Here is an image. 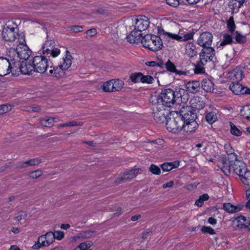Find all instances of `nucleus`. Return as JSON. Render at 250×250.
Instances as JSON below:
<instances>
[{
	"label": "nucleus",
	"mask_w": 250,
	"mask_h": 250,
	"mask_svg": "<svg viewBox=\"0 0 250 250\" xmlns=\"http://www.w3.org/2000/svg\"><path fill=\"white\" fill-rule=\"evenodd\" d=\"M157 34L166 41L176 40L178 42H186L192 40L193 34L187 29H180L175 22L167 18L161 19L159 25L156 27Z\"/></svg>",
	"instance_id": "obj_1"
},
{
	"label": "nucleus",
	"mask_w": 250,
	"mask_h": 250,
	"mask_svg": "<svg viewBox=\"0 0 250 250\" xmlns=\"http://www.w3.org/2000/svg\"><path fill=\"white\" fill-rule=\"evenodd\" d=\"M15 45L16 47H12L9 50L10 56H13L17 60L18 59L25 60L31 56L32 51L26 44L24 35L19 37Z\"/></svg>",
	"instance_id": "obj_2"
},
{
	"label": "nucleus",
	"mask_w": 250,
	"mask_h": 250,
	"mask_svg": "<svg viewBox=\"0 0 250 250\" xmlns=\"http://www.w3.org/2000/svg\"><path fill=\"white\" fill-rule=\"evenodd\" d=\"M22 33H19V28L17 24L13 21H8L3 26L1 32V37L6 42H14L16 43L19 37Z\"/></svg>",
	"instance_id": "obj_3"
},
{
	"label": "nucleus",
	"mask_w": 250,
	"mask_h": 250,
	"mask_svg": "<svg viewBox=\"0 0 250 250\" xmlns=\"http://www.w3.org/2000/svg\"><path fill=\"white\" fill-rule=\"evenodd\" d=\"M161 37L147 34L145 35L141 39V43L143 46L151 51H157L161 50L163 47V43Z\"/></svg>",
	"instance_id": "obj_4"
},
{
	"label": "nucleus",
	"mask_w": 250,
	"mask_h": 250,
	"mask_svg": "<svg viewBox=\"0 0 250 250\" xmlns=\"http://www.w3.org/2000/svg\"><path fill=\"white\" fill-rule=\"evenodd\" d=\"M19 66V60H17L13 56H10L9 53L8 58L0 57V76H4L12 72L15 67Z\"/></svg>",
	"instance_id": "obj_5"
},
{
	"label": "nucleus",
	"mask_w": 250,
	"mask_h": 250,
	"mask_svg": "<svg viewBox=\"0 0 250 250\" xmlns=\"http://www.w3.org/2000/svg\"><path fill=\"white\" fill-rule=\"evenodd\" d=\"M152 99L157 100V104L162 105L170 107L175 102V95L174 91L171 88L162 90L161 94L158 96H153Z\"/></svg>",
	"instance_id": "obj_6"
},
{
	"label": "nucleus",
	"mask_w": 250,
	"mask_h": 250,
	"mask_svg": "<svg viewBox=\"0 0 250 250\" xmlns=\"http://www.w3.org/2000/svg\"><path fill=\"white\" fill-rule=\"evenodd\" d=\"M183 121L177 113L171 114L166 121V126L169 131L176 133L182 131Z\"/></svg>",
	"instance_id": "obj_7"
},
{
	"label": "nucleus",
	"mask_w": 250,
	"mask_h": 250,
	"mask_svg": "<svg viewBox=\"0 0 250 250\" xmlns=\"http://www.w3.org/2000/svg\"><path fill=\"white\" fill-rule=\"evenodd\" d=\"M42 51L45 57L56 58L61 53L60 49L56 46L55 42L52 40H47L43 43Z\"/></svg>",
	"instance_id": "obj_8"
},
{
	"label": "nucleus",
	"mask_w": 250,
	"mask_h": 250,
	"mask_svg": "<svg viewBox=\"0 0 250 250\" xmlns=\"http://www.w3.org/2000/svg\"><path fill=\"white\" fill-rule=\"evenodd\" d=\"M35 72L44 73L49 67L48 61L44 56H36L32 60Z\"/></svg>",
	"instance_id": "obj_9"
},
{
	"label": "nucleus",
	"mask_w": 250,
	"mask_h": 250,
	"mask_svg": "<svg viewBox=\"0 0 250 250\" xmlns=\"http://www.w3.org/2000/svg\"><path fill=\"white\" fill-rule=\"evenodd\" d=\"M153 107V116L156 122L162 124L167 121L166 115L167 111L165 110L163 105L160 104L155 103Z\"/></svg>",
	"instance_id": "obj_10"
},
{
	"label": "nucleus",
	"mask_w": 250,
	"mask_h": 250,
	"mask_svg": "<svg viewBox=\"0 0 250 250\" xmlns=\"http://www.w3.org/2000/svg\"><path fill=\"white\" fill-rule=\"evenodd\" d=\"M54 242L53 232H47L40 236L37 242L32 247L33 250H39L42 247H48Z\"/></svg>",
	"instance_id": "obj_11"
},
{
	"label": "nucleus",
	"mask_w": 250,
	"mask_h": 250,
	"mask_svg": "<svg viewBox=\"0 0 250 250\" xmlns=\"http://www.w3.org/2000/svg\"><path fill=\"white\" fill-rule=\"evenodd\" d=\"M213 36L212 34L208 32H205L201 33L198 40L197 44L204 48L210 47L212 42Z\"/></svg>",
	"instance_id": "obj_12"
},
{
	"label": "nucleus",
	"mask_w": 250,
	"mask_h": 250,
	"mask_svg": "<svg viewBox=\"0 0 250 250\" xmlns=\"http://www.w3.org/2000/svg\"><path fill=\"white\" fill-rule=\"evenodd\" d=\"M149 21L145 16L138 17L135 20L134 29L138 32H141L148 27Z\"/></svg>",
	"instance_id": "obj_13"
},
{
	"label": "nucleus",
	"mask_w": 250,
	"mask_h": 250,
	"mask_svg": "<svg viewBox=\"0 0 250 250\" xmlns=\"http://www.w3.org/2000/svg\"><path fill=\"white\" fill-rule=\"evenodd\" d=\"M181 114H179L182 117L183 122L195 121L196 115L190 106L183 107L181 110Z\"/></svg>",
	"instance_id": "obj_14"
},
{
	"label": "nucleus",
	"mask_w": 250,
	"mask_h": 250,
	"mask_svg": "<svg viewBox=\"0 0 250 250\" xmlns=\"http://www.w3.org/2000/svg\"><path fill=\"white\" fill-rule=\"evenodd\" d=\"M233 225L236 229H242L250 225V220L249 217L240 216L234 219Z\"/></svg>",
	"instance_id": "obj_15"
},
{
	"label": "nucleus",
	"mask_w": 250,
	"mask_h": 250,
	"mask_svg": "<svg viewBox=\"0 0 250 250\" xmlns=\"http://www.w3.org/2000/svg\"><path fill=\"white\" fill-rule=\"evenodd\" d=\"M215 55V50L212 47L203 48L200 53V60L206 63L208 61H211Z\"/></svg>",
	"instance_id": "obj_16"
},
{
	"label": "nucleus",
	"mask_w": 250,
	"mask_h": 250,
	"mask_svg": "<svg viewBox=\"0 0 250 250\" xmlns=\"http://www.w3.org/2000/svg\"><path fill=\"white\" fill-rule=\"evenodd\" d=\"M19 67L21 72L24 74H30L32 72L35 71L32 61H23L21 63L19 62V66L18 68Z\"/></svg>",
	"instance_id": "obj_17"
},
{
	"label": "nucleus",
	"mask_w": 250,
	"mask_h": 250,
	"mask_svg": "<svg viewBox=\"0 0 250 250\" xmlns=\"http://www.w3.org/2000/svg\"><path fill=\"white\" fill-rule=\"evenodd\" d=\"M198 128V124L196 121H188L183 122L182 131L188 134H191L195 132Z\"/></svg>",
	"instance_id": "obj_18"
},
{
	"label": "nucleus",
	"mask_w": 250,
	"mask_h": 250,
	"mask_svg": "<svg viewBox=\"0 0 250 250\" xmlns=\"http://www.w3.org/2000/svg\"><path fill=\"white\" fill-rule=\"evenodd\" d=\"M234 160V164L233 165L231 164L232 168L234 171L239 175V176H242V174L247 170L245 164L241 161H238L236 159Z\"/></svg>",
	"instance_id": "obj_19"
},
{
	"label": "nucleus",
	"mask_w": 250,
	"mask_h": 250,
	"mask_svg": "<svg viewBox=\"0 0 250 250\" xmlns=\"http://www.w3.org/2000/svg\"><path fill=\"white\" fill-rule=\"evenodd\" d=\"M244 77L243 72L239 68H236L229 73V77L234 83L241 81Z\"/></svg>",
	"instance_id": "obj_20"
},
{
	"label": "nucleus",
	"mask_w": 250,
	"mask_h": 250,
	"mask_svg": "<svg viewBox=\"0 0 250 250\" xmlns=\"http://www.w3.org/2000/svg\"><path fill=\"white\" fill-rule=\"evenodd\" d=\"M72 57L70 52L66 50L65 51V55L63 57L62 60L59 62V65L64 70L68 69L72 64Z\"/></svg>",
	"instance_id": "obj_21"
},
{
	"label": "nucleus",
	"mask_w": 250,
	"mask_h": 250,
	"mask_svg": "<svg viewBox=\"0 0 250 250\" xmlns=\"http://www.w3.org/2000/svg\"><path fill=\"white\" fill-rule=\"evenodd\" d=\"M197 48L195 44L191 42H188L185 45V53L189 57H193L197 54Z\"/></svg>",
	"instance_id": "obj_22"
},
{
	"label": "nucleus",
	"mask_w": 250,
	"mask_h": 250,
	"mask_svg": "<svg viewBox=\"0 0 250 250\" xmlns=\"http://www.w3.org/2000/svg\"><path fill=\"white\" fill-rule=\"evenodd\" d=\"M187 91L192 93H195L199 91L200 84L198 81H192L185 83Z\"/></svg>",
	"instance_id": "obj_23"
},
{
	"label": "nucleus",
	"mask_w": 250,
	"mask_h": 250,
	"mask_svg": "<svg viewBox=\"0 0 250 250\" xmlns=\"http://www.w3.org/2000/svg\"><path fill=\"white\" fill-rule=\"evenodd\" d=\"M140 169L135 168L124 173L120 178V181L129 180L135 178L138 174Z\"/></svg>",
	"instance_id": "obj_24"
},
{
	"label": "nucleus",
	"mask_w": 250,
	"mask_h": 250,
	"mask_svg": "<svg viewBox=\"0 0 250 250\" xmlns=\"http://www.w3.org/2000/svg\"><path fill=\"white\" fill-rule=\"evenodd\" d=\"M141 32L134 29L127 36V39L131 43H137L141 40Z\"/></svg>",
	"instance_id": "obj_25"
},
{
	"label": "nucleus",
	"mask_w": 250,
	"mask_h": 250,
	"mask_svg": "<svg viewBox=\"0 0 250 250\" xmlns=\"http://www.w3.org/2000/svg\"><path fill=\"white\" fill-rule=\"evenodd\" d=\"M64 70L59 65L56 66H50L49 71V75L56 78H60L64 74Z\"/></svg>",
	"instance_id": "obj_26"
},
{
	"label": "nucleus",
	"mask_w": 250,
	"mask_h": 250,
	"mask_svg": "<svg viewBox=\"0 0 250 250\" xmlns=\"http://www.w3.org/2000/svg\"><path fill=\"white\" fill-rule=\"evenodd\" d=\"M244 86L240 84L239 82H232L229 85V89L236 95L244 94Z\"/></svg>",
	"instance_id": "obj_27"
},
{
	"label": "nucleus",
	"mask_w": 250,
	"mask_h": 250,
	"mask_svg": "<svg viewBox=\"0 0 250 250\" xmlns=\"http://www.w3.org/2000/svg\"><path fill=\"white\" fill-rule=\"evenodd\" d=\"M201 84L202 87L205 91L208 92H213L214 90V83L210 79L208 78L203 79Z\"/></svg>",
	"instance_id": "obj_28"
},
{
	"label": "nucleus",
	"mask_w": 250,
	"mask_h": 250,
	"mask_svg": "<svg viewBox=\"0 0 250 250\" xmlns=\"http://www.w3.org/2000/svg\"><path fill=\"white\" fill-rule=\"evenodd\" d=\"M223 208L227 212L233 213L240 211L241 208L239 206H234L230 203H226L224 204Z\"/></svg>",
	"instance_id": "obj_29"
},
{
	"label": "nucleus",
	"mask_w": 250,
	"mask_h": 250,
	"mask_svg": "<svg viewBox=\"0 0 250 250\" xmlns=\"http://www.w3.org/2000/svg\"><path fill=\"white\" fill-rule=\"evenodd\" d=\"M217 111L216 110L208 112L206 115V120L209 124H212L217 120Z\"/></svg>",
	"instance_id": "obj_30"
},
{
	"label": "nucleus",
	"mask_w": 250,
	"mask_h": 250,
	"mask_svg": "<svg viewBox=\"0 0 250 250\" xmlns=\"http://www.w3.org/2000/svg\"><path fill=\"white\" fill-rule=\"evenodd\" d=\"M179 166V163L175 161L171 163H164L161 165V168L164 171H169L174 168L178 167Z\"/></svg>",
	"instance_id": "obj_31"
},
{
	"label": "nucleus",
	"mask_w": 250,
	"mask_h": 250,
	"mask_svg": "<svg viewBox=\"0 0 250 250\" xmlns=\"http://www.w3.org/2000/svg\"><path fill=\"white\" fill-rule=\"evenodd\" d=\"M174 92L176 99L181 98L182 100L183 98L184 100H186L187 97V91L184 88H178Z\"/></svg>",
	"instance_id": "obj_32"
},
{
	"label": "nucleus",
	"mask_w": 250,
	"mask_h": 250,
	"mask_svg": "<svg viewBox=\"0 0 250 250\" xmlns=\"http://www.w3.org/2000/svg\"><path fill=\"white\" fill-rule=\"evenodd\" d=\"M239 177L241 182L245 185H250V171L247 170Z\"/></svg>",
	"instance_id": "obj_33"
},
{
	"label": "nucleus",
	"mask_w": 250,
	"mask_h": 250,
	"mask_svg": "<svg viewBox=\"0 0 250 250\" xmlns=\"http://www.w3.org/2000/svg\"><path fill=\"white\" fill-rule=\"evenodd\" d=\"M206 63V62L200 61L198 62L194 68V72L196 74H202L205 72V68L204 65Z\"/></svg>",
	"instance_id": "obj_34"
},
{
	"label": "nucleus",
	"mask_w": 250,
	"mask_h": 250,
	"mask_svg": "<svg viewBox=\"0 0 250 250\" xmlns=\"http://www.w3.org/2000/svg\"><path fill=\"white\" fill-rule=\"evenodd\" d=\"M240 114L247 120L250 118V105H246L242 107Z\"/></svg>",
	"instance_id": "obj_35"
},
{
	"label": "nucleus",
	"mask_w": 250,
	"mask_h": 250,
	"mask_svg": "<svg viewBox=\"0 0 250 250\" xmlns=\"http://www.w3.org/2000/svg\"><path fill=\"white\" fill-rule=\"evenodd\" d=\"M114 89V91H119L120 90L122 89L124 85V83L123 81L117 79V80H112Z\"/></svg>",
	"instance_id": "obj_36"
},
{
	"label": "nucleus",
	"mask_w": 250,
	"mask_h": 250,
	"mask_svg": "<svg viewBox=\"0 0 250 250\" xmlns=\"http://www.w3.org/2000/svg\"><path fill=\"white\" fill-rule=\"evenodd\" d=\"M209 199V196L207 193H205L201 196H200L199 198L195 201V205L201 207L203 204L204 202L208 200Z\"/></svg>",
	"instance_id": "obj_37"
},
{
	"label": "nucleus",
	"mask_w": 250,
	"mask_h": 250,
	"mask_svg": "<svg viewBox=\"0 0 250 250\" xmlns=\"http://www.w3.org/2000/svg\"><path fill=\"white\" fill-rule=\"evenodd\" d=\"M42 162V160L40 158H36L23 162L21 164L22 167H26L27 165L36 166L38 165Z\"/></svg>",
	"instance_id": "obj_38"
},
{
	"label": "nucleus",
	"mask_w": 250,
	"mask_h": 250,
	"mask_svg": "<svg viewBox=\"0 0 250 250\" xmlns=\"http://www.w3.org/2000/svg\"><path fill=\"white\" fill-rule=\"evenodd\" d=\"M53 120L51 117H45L40 119V123L44 126L50 127L53 125Z\"/></svg>",
	"instance_id": "obj_39"
},
{
	"label": "nucleus",
	"mask_w": 250,
	"mask_h": 250,
	"mask_svg": "<svg viewBox=\"0 0 250 250\" xmlns=\"http://www.w3.org/2000/svg\"><path fill=\"white\" fill-rule=\"evenodd\" d=\"M225 151L228 156H230V157L232 159L236 160V155L234 152V149L229 145H225L224 146Z\"/></svg>",
	"instance_id": "obj_40"
},
{
	"label": "nucleus",
	"mask_w": 250,
	"mask_h": 250,
	"mask_svg": "<svg viewBox=\"0 0 250 250\" xmlns=\"http://www.w3.org/2000/svg\"><path fill=\"white\" fill-rule=\"evenodd\" d=\"M232 42V38L231 35L228 33L225 34L223 36L222 41L220 43V46L230 44Z\"/></svg>",
	"instance_id": "obj_41"
},
{
	"label": "nucleus",
	"mask_w": 250,
	"mask_h": 250,
	"mask_svg": "<svg viewBox=\"0 0 250 250\" xmlns=\"http://www.w3.org/2000/svg\"><path fill=\"white\" fill-rule=\"evenodd\" d=\"M166 67L167 70L171 72H175L178 74H183L184 72L182 71H177L175 65L170 61H168L166 63Z\"/></svg>",
	"instance_id": "obj_42"
},
{
	"label": "nucleus",
	"mask_w": 250,
	"mask_h": 250,
	"mask_svg": "<svg viewBox=\"0 0 250 250\" xmlns=\"http://www.w3.org/2000/svg\"><path fill=\"white\" fill-rule=\"evenodd\" d=\"M142 73L140 72L135 73L130 76V80L134 83L141 82Z\"/></svg>",
	"instance_id": "obj_43"
},
{
	"label": "nucleus",
	"mask_w": 250,
	"mask_h": 250,
	"mask_svg": "<svg viewBox=\"0 0 250 250\" xmlns=\"http://www.w3.org/2000/svg\"><path fill=\"white\" fill-rule=\"evenodd\" d=\"M112 80L107 81L103 84V90L105 92H114Z\"/></svg>",
	"instance_id": "obj_44"
},
{
	"label": "nucleus",
	"mask_w": 250,
	"mask_h": 250,
	"mask_svg": "<svg viewBox=\"0 0 250 250\" xmlns=\"http://www.w3.org/2000/svg\"><path fill=\"white\" fill-rule=\"evenodd\" d=\"M235 40L238 43H244L247 42V38L245 36L241 34L239 32L235 33Z\"/></svg>",
	"instance_id": "obj_45"
},
{
	"label": "nucleus",
	"mask_w": 250,
	"mask_h": 250,
	"mask_svg": "<svg viewBox=\"0 0 250 250\" xmlns=\"http://www.w3.org/2000/svg\"><path fill=\"white\" fill-rule=\"evenodd\" d=\"M154 82V79L150 75H144L142 73L141 83L151 84Z\"/></svg>",
	"instance_id": "obj_46"
},
{
	"label": "nucleus",
	"mask_w": 250,
	"mask_h": 250,
	"mask_svg": "<svg viewBox=\"0 0 250 250\" xmlns=\"http://www.w3.org/2000/svg\"><path fill=\"white\" fill-rule=\"evenodd\" d=\"M42 174V171L41 169H37L36 170L30 172L28 173V176L32 179H37L41 177Z\"/></svg>",
	"instance_id": "obj_47"
},
{
	"label": "nucleus",
	"mask_w": 250,
	"mask_h": 250,
	"mask_svg": "<svg viewBox=\"0 0 250 250\" xmlns=\"http://www.w3.org/2000/svg\"><path fill=\"white\" fill-rule=\"evenodd\" d=\"M227 27L230 32H233L235 29V25L233 21V17H230L227 21Z\"/></svg>",
	"instance_id": "obj_48"
},
{
	"label": "nucleus",
	"mask_w": 250,
	"mask_h": 250,
	"mask_svg": "<svg viewBox=\"0 0 250 250\" xmlns=\"http://www.w3.org/2000/svg\"><path fill=\"white\" fill-rule=\"evenodd\" d=\"M230 132L236 136H240L242 135V132L231 123H230Z\"/></svg>",
	"instance_id": "obj_49"
},
{
	"label": "nucleus",
	"mask_w": 250,
	"mask_h": 250,
	"mask_svg": "<svg viewBox=\"0 0 250 250\" xmlns=\"http://www.w3.org/2000/svg\"><path fill=\"white\" fill-rule=\"evenodd\" d=\"M232 1H234L235 2L233 4V9L238 10L240 8H241L245 3L246 0H232Z\"/></svg>",
	"instance_id": "obj_50"
},
{
	"label": "nucleus",
	"mask_w": 250,
	"mask_h": 250,
	"mask_svg": "<svg viewBox=\"0 0 250 250\" xmlns=\"http://www.w3.org/2000/svg\"><path fill=\"white\" fill-rule=\"evenodd\" d=\"M201 230L203 233H208L211 235L215 234V230L212 228L208 226H203Z\"/></svg>",
	"instance_id": "obj_51"
},
{
	"label": "nucleus",
	"mask_w": 250,
	"mask_h": 250,
	"mask_svg": "<svg viewBox=\"0 0 250 250\" xmlns=\"http://www.w3.org/2000/svg\"><path fill=\"white\" fill-rule=\"evenodd\" d=\"M53 236H54V241L55 239L61 240L64 237V233L62 231H55L54 232H53Z\"/></svg>",
	"instance_id": "obj_52"
},
{
	"label": "nucleus",
	"mask_w": 250,
	"mask_h": 250,
	"mask_svg": "<svg viewBox=\"0 0 250 250\" xmlns=\"http://www.w3.org/2000/svg\"><path fill=\"white\" fill-rule=\"evenodd\" d=\"M27 216V213L23 211H20L18 213L17 216L15 217V220L21 223L22 221L24 220Z\"/></svg>",
	"instance_id": "obj_53"
},
{
	"label": "nucleus",
	"mask_w": 250,
	"mask_h": 250,
	"mask_svg": "<svg viewBox=\"0 0 250 250\" xmlns=\"http://www.w3.org/2000/svg\"><path fill=\"white\" fill-rule=\"evenodd\" d=\"M150 171L154 174L159 175L161 173L160 168L157 166L152 164L149 167Z\"/></svg>",
	"instance_id": "obj_54"
},
{
	"label": "nucleus",
	"mask_w": 250,
	"mask_h": 250,
	"mask_svg": "<svg viewBox=\"0 0 250 250\" xmlns=\"http://www.w3.org/2000/svg\"><path fill=\"white\" fill-rule=\"evenodd\" d=\"M11 109V106L9 104H2L0 105V115L6 113Z\"/></svg>",
	"instance_id": "obj_55"
},
{
	"label": "nucleus",
	"mask_w": 250,
	"mask_h": 250,
	"mask_svg": "<svg viewBox=\"0 0 250 250\" xmlns=\"http://www.w3.org/2000/svg\"><path fill=\"white\" fill-rule=\"evenodd\" d=\"M91 242L90 241L82 243L77 247L81 250H86L91 247Z\"/></svg>",
	"instance_id": "obj_56"
},
{
	"label": "nucleus",
	"mask_w": 250,
	"mask_h": 250,
	"mask_svg": "<svg viewBox=\"0 0 250 250\" xmlns=\"http://www.w3.org/2000/svg\"><path fill=\"white\" fill-rule=\"evenodd\" d=\"M166 2L171 6L176 7L180 4V0H166Z\"/></svg>",
	"instance_id": "obj_57"
},
{
	"label": "nucleus",
	"mask_w": 250,
	"mask_h": 250,
	"mask_svg": "<svg viewBox=\"0 0 250 250\" xmlns=\"http://www.w3.org/2000/svg\"><path fill=\"white\" fill-rule=\"evenodd\" d=\"M82 123L81 122H78L75 121H73L71 122H69L66 123L67 126H80L82 125Z\"/></svg>",
	"instance_id": "obj_58"
},
{
	"label": "nucleus",
	"mask_w": 250,
	"mask_h": 250,
	"mask_svg": "<svg viewBox=\"0 0 250 250\" xmlns=\"http://www.w3.org/2000/svg\"><path fill=\"white\" fill-rule=\"evenodd\" d=\"M95 231L89 230L84 232L83 236L85 238H88L91 237L94 233Z\"/></svg>",
	"instance_id": "obj_59"
},
{
	"label": "nucleus",
	"mask_w": 250,
	"mask_h": 250,
	"mask_svg": "<svg viewBox=\"0 0 250 250\" xmlns=\"http://www.w3.org/2000/svg\"><path fill=\"white\" fill-rule=\"evenodd\" d=\"M246 194L247 198L248 200V201L246 204V207L249 209H250V188L247 190L246 192Z\"/></svg>",
	"instance_id": "obj_60"
},
{
	"label": "nucleus",
	"mask_w": 250,
	"mask_h": 250,
	"mask_svg": "<svg viewBox=\"0 0 250 250\" xmlns=\"http://www.w3.org/2000/svg\"><path fill=\"white\" fill-rule=\"evenodd\" d=\"M96 34L97 31L94 28L89 29L86 32V35L90 37L94 36Z\"/></svg>",
	"instance_id": "obj_61"
},
{
	"label": "nucleus",
	"mask_w": 250,
	"mask_h": 250,
	"mask_svg": "<svg viewBox=\"0 0 250 250\" xmlns=\"http://www.w3.org/2000/svg\"><path fill=\"white\" fill-rule=\"evenodd\" d=\"M83 27L80 25H74L71 27V30L74 32H80L83 31Z\"/></svg>",
	"instance_id": "obj_62"
},
{
	"label": "nucleus",
	"mask_w": 250,
	"mask_h": 250,
	"mask_svg": "<svg viewBox=\"0 0 250 250\" xmlns=\"http://www.w3.org/2000/svg\"><path fill=\"white\" fill-rule=\"evenodd\" d=\"M196 188L197 185L195 184H190L184 187L185 189L189 190H193L195 189Z\"/></svg>",
	"instance_id": "obj_63"
},
{
	"label": "nucleus",
	"mask_w": 250,
	"mask_h": 250,
	"mask_svg": "<svg viewBox=\"0 0 250 250\" xmlns=\"http://www.w3.org/2000/svg\"><path fill=\"white\" fill-rule=\"evenodd\" d=\"M173 181H170L167 183L164 184L162 186V188L164 189L167 188H170L173 185Z\"/></svg>",
	"instance_id": "obj_64"
}]
</instances>
